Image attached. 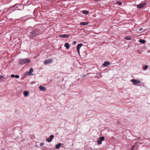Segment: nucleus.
Listing matches in <instances>:
<instances>
[{"mask_svg":"<svg viewBox=\"0 0 150 150\" xmlns=\"http://www.w3.org/2000/svg\"><path fill=\"white\" fill-rule=\"evenodd\" d=\"M18 62L20 64H23L29 63L30 62V60L28 58H23L19 59L18 60Z\"/></svg>","mask_w":150,"mask_h":150,"instance_id":"nucleus-1","label":"nucleus"},{"mask_svg":"<svg viewBox=\"0 0 150 150\" xmlns=\"http://www.w3.org/2000/svg\"><path fill=\"white\" fill-rule=\"evenodd\" d=\"M39 33V32L36 30L30 32L29 34L30 38L31 39L33 38L34 37L38 35Z\"/></svg>","mask_w":150,"mask_h":150,"instance_id":"nucleus-2","label":"nucleus"},{"mask_svg":"<svg viewBox=\"0 0 150 150\" xmlns=\"http://www.w3.org/2000/svg\"><path fill=\"white\" fill-rule=\"evenodd\" d=\"M146 3L144 2L143 3L137 5V8H142L145 6L146 5Z\"/></svg>","mask_w":150,"mask_h":150,"instance_id":"nucleus-3","label":"nucleus"},{"mask_svg":"<svg viewBox=\"0 0 150 150\" xmlns=\"http://www.w3.org/2000/svg\"><path fill=\"white\" fill-rule=\"evenodd\" d=\"M105 138L104 137H100L97 141V143L99 144H102V141L104 140Z\"/></svg>","mask_w":150,"mask_h":150,"instance_id":"nucleus-4","label":"nucleus"},{"mask_svg":"<svg viewBox=\"0 0 150 150\" xmlns=\"http://www.w3.org/2000/svg\"><path fill=\"white\" fill-rule=\"evenodd\" d=\"M52 59H46L45 61L44 62V64L45 65H46L48 64L51 63L52 62Z\"/></svg>","mask_w":150,"mask_h":150,"instance_id":"nucleus-5","label":"nucleus"},{"mask_svg":"<svg viewBox=\"0 0 150 150\" xmlns=\"http://www.w3.org/2000/svg\"><path fill=\"white\" fill-rule=\"evenodd\" d=\"M131 81L134 84H135L141 83V82L140 81H138L134 79H131Z\"/></svg>","mask_w":150,"mask_h":150,"instance_id":"nucleus-6","label":"nucleus"},{"mask_svg":"<svg viewBox=\"0 0 150 150\" xmlns=\"http://www.w3.org/2000/svg\"><path fill=\"white\" fill-rule=\"evenodd\" d=\"M54 138V136L53 135H51L49 138L46 139V141L48 142H50L52 141V139Z\"/></svg>","mask_w":150,"mask_h":150,"instance_id":"nucleus-7","label":"nucleus"},{"mask_svg":"<svg viewBox=\"0 0 150 150\" xmlns=\"http://www.w3.org/2000/svg\"><path fill=\"white\" fill-rule=\"evenodd\" d=\"M82 46V44L81 43L79 44H78L77 47L76 49L77 51L78 52V53L79 54H80V49L81 46Z\"/></svg>","mask_w":150,"mask_h":150,"instance_id":"nucleus-8","label":"nucleus"},{"mask_svg":"<svg viewBox=\"0 0 150 150\" xmlns=\"http://www.w3.org/2000/svg\"><path fill=\"white\" fill-rule=\"evenodd\" d=\"M69 36V35L62 34L59 35V37L62 38H66Z\"/></svg>","mask_w":150,"mask_h":150,"instance_id":"nucleus-9","label":"nucleus"},{"mask_svg":"<svg viewBox=\"0 0 150 150\" xmlns=\"http://www.w3.org/2000/svg\"><path fill=\"white\" fill-rule=\"evenodd\" d=\"M110 64V63L108 61L105 62L103 64V67H107Z\"/></svg>","mask_w":150,"mask_h":150,"instance_id":"nucleus-10","label":"nucleus"},{"mask_svg":"<svg viewBox=\"0 0 150 150\" xmlns=\"http://www.w3.org/2000/svg\"><path fill=\"white\" fill-rule=\"evenodd\" d=\"M89 24V22H82L80 23V25H87Z\"/></svg>","mask_w":150,"mask_h":150,"instance_id":"nucleus-11","label":"nucleus"},{"mask_svg":"<svg viewBox=\"0 0 150 150\" xmlns=\"http://www.w3.org/2000/svg\"><path fill=\"white\" fill-rule=\"evenodd\" d=\"M62 145V144L61 143H58L57 144L55 145V148L56 149H59L60 147L61 146V145Z\"/></svg>","mask_w":150,"mask_h":150,"instance_id":"nucleus-12","label":"nucleus"},{"mask_svg":"<svg viewBox=\"0 0 150 150\" xmlns=\"http://www.w3.org/2000/svg\"><path fill=\"white\" fill-rule=\"evenodd\" d=\"M39 88L41 91H45L46 90V88L45 87H43L42 86H39Z\"/></svg>","mask_w":150,"mask_h":150,"instance_id":"nucleus-13","label":"nucleus"},{"mask_svg":"<svg viewBox=\"0 0 150 150\" xmlns=\"http://www.w3.org/2000/svg\"><path fill=\"white\" fill-rule=\"evenodd\" d=\"M33 72V69L32 68H30V69L29 72H28L27 73H29V75H32V73Z\"/></svg>","mask_w":150,"mask_h":150,"instance_id":"nucleus-14","label":"nucleus"},{"mask_svg":"<svg viewBox=\"0 0 150 150\" xmlns=\"http://www.w3.org/2000/svg\"><path fill=\"white\" fill-rule=\"evenodd\" d=\"M23 94L25 96L27 97L28 96L29 92L28 91H25L24 92Z\"/></svg>","mask_w":150,"mask_h":150,"instance_id":"nucleus-15","label":"nucleus"},{"mask_svg":"<svg viewBox=\"0 0 150 150\" xmlns=\"http://www.w3.org/2000/svg\"><path fill=\"white\" fill-rule=\"evenodd\" d=\"M64 47L66 48L67 49H69V45L68 43H66L64 44Z\"/></svg>","mask_w":150,"mask_h":150,"instance_id":"nucleus-16","label":"nucleus"},{"mask_svg":"<svg viewBox=\"0 0 150 150\" xmlns=\"http://www.w3.org/2000/svg\"><path fill=\"white\" fill-rule=\"evenodd\" d=\"M89 11L86 10H83L82 12V13L86 14H88L89 13Z\"/></svg>","mask_w":150,"mask_h":150,"instance_id":"nucleus-17","label":"nucleus"},{"mask_svg":"<svg viewBox=\"0 0 150 150\" xmlns=\"http://www.w3.org/2000/svg\"><path fill=\"white\" fill-rule=\"evenodd\" d=\"M139 42L141 43L144 44L145 43V41L144 40L140 39L139 40Z\"/></svg>","mask_w":150,"mask_h":150,"instance_id":"nucleus-18","label":"nucleus"},{"mask_svg":"<svg viewBox=\"0 0 150 150\" xmlns=\"http://www.w3.org/2000/svg\"><path fill=\"white\" fill-rule=\"evenodd\" d=\"M97 76L98 78H99L100 77H102V76L101 75V73H99L97 74Z\"/></svg>","mask_w":150,"mask_h":150,"instance_id":"nucleus-19","label":"nucleus"},{"mask_svg":"<svg viewBox=\"0 0 150 150\" xmlns=\"http://www.w3.org/2000/svg\"><path fill=\"white\" fill-rule=\"evenodd\" d=\"M148 68V66L147 65H145V66H144L143 67V69L144 70H146Z\"/></svg>","mask_w":150,"mask_h":150,"instance_id":"nucleus-20","label":"nucleus"},{"mask_svg":"<svg viewBox=\"0 0 150 150\" xmlns=\"http://www.w3.org/2000/svg\"><path fill=\"white\" fill-rule=\"evenodd\" d=\"M116 3L120 5H121L122 4V3L120 1H117Z\"/></svg>","mask_w":150,"mask_h":150,"instance_id":"nucleus-21","label":"nucleus"},{"mask_svg":"<svg viewBox=\"0 0 150 150\" xmlns=\"http://www.w3.org/2000/svg\"><path fill=\"white\" fill-rule=\"evenodd\" d=\"M15 77L16 78H19V76L18 75H15Z\"/></svg>","mask_w":150,"mask_h":150,"instance_id":"nucleus-22","label":"nucleus"},{"mask_svg":"<svg viewBox=\"0 0 150 150\" xmlns=\"http://www.w3.org/2000/svg\"><path fill=\"white\" fill-rule=\"evenodd\" d=\"M15 75H14V74H12L11 76V77H15Z\"/></svg>","mask_w":150,"mask_h":150,"instance_id":"nucleus-23","label":"nucleus"},{"mask_svg":"<svg viewBox=\"0 0 150 150\" xmlns=\"http://www.w3.org/2000/svg\"><path fill=\"white\" fill-rule=\"evenodd\" d=\"M4 76H0V79H1L2 78H3Z\"/></svg>","mask_w":150,"mask_h":150,"instance_id":"nucleus-24","label":"nucleus"},{"mask_svg":"<svg viewBox=\"0 0 150 150\" xmlns=\"http://www.w3.org/2000/svg\"><path fill=\"white\" fill-rule=\"evenodd\" d=\"M28 72H26V74H25V75H29V73H27Z\"/></svg>","mask_w":150,"mask_h":150,"instance_id":"nucleus-25","label":"nucleus"},{"mask_svg":"<svg viewBox=\"0 0 150 150\" xmlns=\"http://www.w3.org/2000/svg\"><path fill=\"white\" fill-rule=\"evenodd\" d=\"M43 145V143H42L40 144V146H42Z\"/></svg>","mask_w":150,"mask_h":150,"instance_id":"nucleus-26","label":"nucleus"},{"mask_svg":"<svg viewBox=\"0 0 150 150\" xmlns=\"http://www.w3.org/2000/svg\"><path fill=\"white\" fill-rule=\"evenodd\" d=\"M73 43H74V44H76V42H75V41H74V42H73Z\"/></svg>","mask_w":150,"mask_h":150,"instance_id":"nucleus-27","label":"nucleus"},{"mask_svg":"<svg viewBox=\"0 0 150 150\" xmlns=\"http://www.w3.org/2000/svg\"><path fill=\"white\" fill-rule=\"evenodd\" d=\"M142 30V28H140V29H139V30L141 31V30Z\"/></svg>","mask_w":150,"mask_h":150,"instance_id":"nucleus-28","label":"nucleus"},{"mask_svg":"<svg viewBox=\"0 0 150 150\" xmlns=\"http://www.w3.org/2000/svg\"><path fill=\"white\" fill-rule=\"evenodd\" d=\"M17 4H15L13 6V7H15L16 6Z\"/></svg>","mask_w":150,"mask_h":150,"instance_id":"nucleus-29","label":"nucleus"},{"mask_svg":"<svg viewBox=\"0 0 150 150\" xmlns=\"http://www.w3.org/2000/svg\"><path fill=\"white\" fill-rule=\"evenodd\" d=\"M134 146L132 147V149H131V150H133V148L134 147Z\"/></svg>","mask_w":150,"mask_h":150,"instance_id":"nucleus-30","label":"nucleus"},{"mask_svg":"<svg viewBox=\"0 0 150 150\" xmlns=\"http://www.w3.org/2000/svg\"><path fill=\"white\" fill-rule=\"evenodd\" d=\"M86 76V75H85H85H83V77H85V76Z\"/></svg>","mask_w":150,"mask_h":150,"instance_id":"nucleus-31","label":"nucleus"},{"mask_svg":"<svg viewBox=\"0 0 150 150\" xmlns=\"http://www.w3.org/2000/svg\"><path fill=\"white\" fill-rule=\"evenodd\" d=\"M97 77V76H95V78H96Z\"/></svg>","mask_w":150,"mask_h":150,"instance_id":"nucleus-32","label":"nucleus"},{"mask_svg":"<svg viewBox=\"0 0 150 150\" xmlns=\"http://www.w3.org/2000/svg\"><path fill=\"white\" fill-rule=\"evenodd\" d=\"M127 40H129V39H127Z\"/></svg>","mask_w":150,"mask_h":150,"instance_id":"nucleus-33","label":"nucleus"}]
</instances>
